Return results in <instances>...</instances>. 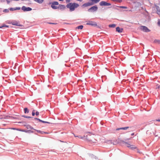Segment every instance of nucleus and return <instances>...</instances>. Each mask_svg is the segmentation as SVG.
<instances>
[{"label":"nucleus","instance_id":"obj_1","mask_svg":"<svg viewBox=\"0 0 160 160\" xmlns=\"http://www.w3.org/2000/svg\"><path fill=\"white\" fill-rule=\"evenodd\" d=\"M79 5L75 3L70 2L67 4L66 7L69 8L70 11H72L75 10V8L78 7Z\"/></svg>","mask_w":160,"mask_h":160},{"label":"nucleus","instance_id":"obj_2","mask_svg":"<svg viewBox=\"0 0 160 160\" xmlns=\"http://www.w3.org/2000/svg\"><path fill=\"white\" fill-rule=\"evenodd\" d=\"M85 140L90 142L96 143V140L95 139L94 136L90 134L87 135Z\"/></svg>","mask_w":160,"mask_h":160},{"label":"nucleus","instance_id":"obj_3","mask_svg":"<svg viewBox=\"0 0 160 160\" xmlns=\"http://www.w3.org/2000/svg\"><path fill=\"white\" fill-rule=\"evenodd\" d=\"M124 143L127 147L132 150H134L137 148V147L135 145H130L127 142H125Z\"/></svg>","mask_w":160,"mask_h":160},{"label":"nucleus","instance_id":"obj_4","mask_svg":"<svg viewBox=\"0 0 160 160\" xmlns=\"http://www.w3.org/2000/svg\"><path fill=\"white\" fill-rule=\"evenodd\" d=\"M59 4V3L57 2H52V5H51V7L54 9H58V7L56 6L55 5H58Z\"/></svg>","mask_w":160,"mask_h":160},{"label":"nucleus","instance_id":"obj_5","mask_svg":"<svg viewBox=\"0 0 160 160\" xmlns=\"http://www.w3.org/2000/svg\"><path fill=\"white\" fill-rule=\"evenodd\" d=\"M98 7L96 6H94L89 8L88 10V11L89 12H95L98 10Z\"/></svg>","mask_w":160,"mask_h":160},{"label":"nucleus","instance_id":"obj_6","mask_svg":"<svg viewBox=\"0 0 160 160\" xmlns=\"http://www.w3.org/2000/svg\"><path fill=\"white\" fill-rule=\"evenodd\" d=\"M99 5L101 6H108L111 5V3H108L105 1H101L99 3Z\"/></svg>","mask_w":160,"mask_h":160},{"label":"nucleus","instance_id":"obj_7","mask_svg":"<svg viewBox=\"0 0 160 160\" xmlns=\"http://www.w3.org/2000/svg\"><path fill=\"white\" fill-rule=\"evenodd\" d=\"M140 29L142 31L145 32H149L150 31L148 28L145 26H141L140 27Z\"/></svg>","mask_w":160,"mask_h":160},{"label":"nucleus","instance_id":"obj_8","mask_svg":"<svg viewBox=\"0 0 160 160\" xmlns=\"http://www.w3.org/2000/svg\"><path fill=\"white\" fill-rule=\"evenodd\" d=\"M22 9L24 12L30 11L32 10V8L29 7H26L24 6L22 7Z\"/></svg>","mask_w":160,"mask_h":160},{"label":"nucleus","instance_id":"obj_9","mask_svg":"<svg viewBox=\"0 0 160 160\" xmlns=\"http://www.w3.org/2000/svg\"><path fill=\"white\" fill-rule=\"evenodd\" d=\"M91 3L90 1V0H89V1L88 2L86 3L83 4L82 5V7L83 8L88 7L89 6H92Z\"/></svg>","mask_w":160,"mask_h":160},{"label":"nucleus","instance_id":"obj_10","mask_svg":"<svg viewBox=\"0 0 160 160\" xmlns=\"http://www.w3.org/2000/svg\"><path fill=\"white\" fill-rule=\"evenodd\" d=\"M87 25H90L93 26H97V24L96 22L92 21H89V22L86 24Z\"/></svg>","mask_w":160,"mask_h":160},{"label":"nucleus","instance_id":"obj_11","mask_svg":"<svg viewBox=\"0 0 160 160\" xmlns=\"http://www.w3.org/2000/svg\"><path fill=\"white\" fill-rule=\"evenodd\" d=\"M11 24L13 25H16L19 26H22V25H21L19 22L17 21H12L11 22Z\"/></svg>","mask_w":160,"mask_h":160},{"label":"nucleus","instance_id":"obj_12","mask_svg":"<svg viewBox=\"0 0 160 160\" xmlns=\"http://www.w3.org/2000/svg\"><path fill=\"white\" fill-rule=\"evenodd\" d=\"M90 1L92 5L99 2L100 0H90Z\"/></svg>","mask_w":160,"mask_h":160},{"label":"nucleus","instance_id":"obj_13","mask_svg":"<svg viewBox=\"0 0 160 160\" xmlns=\"http://www.w3.org/2000/svg\"><path fill=\"white\" fill-rule=\"evenodd\" d=\"M66 8L65 5L62 4H60L58 7V9L59 8L61 9H64Z\"/></svg>","mask_w":160,"mask_h":160},{"label":"nucleus","instance_id":"obj_14","mask_svg":"<svg viewBox=\"0 0 160 160\" xmlns=\"http://www.w3.org/2000/svg\"><path fill=\"white\" fill-rule=\"evenodd\" d=\"M123 29L122 28H120L119 27H117L116 28V31L119 33L122 32Z\"/></svg>","mask_w":160,"mask_h":160},{"label":"nucleus","instance_id":"obj_15","mask_svg":"<svg viewBox=\"0 0 160 160\" xmlns=\"http://www.w3.org/2000/svg\"><path fill=\"white\" fill-rule=\"evenodd\" d=\"M35 119H37V120H38L40 122H43V123H49V124L51 123L50 122L44 121H42V120H41L40 119H38V118H35Z\"/></svg>","mask_w":160,"mask_h":160},{"label":"nucleus","instance_id":"obj_16","mask_svg":"<svg viewBox=\"0 0 160 160\" xmlns=\"http://www.w3.org/2000/svg\"><path fill=\"white\" fill-rule=\"evenodd\" d=\"M129 128V127H124V128H117L116 129V130H126V129H128Z\"/></svg>","mask_w":160,"mask_h":160},{"label":"nucleus","instance_id":"obj_17","mask_svg":"<svg viewBox=\"0 0 160 160\" xmlns=\"http://www.w3.org/2000/svg\"><path fill=\"white\" fill-rule=\"evenodd\" d=\"M35 2H37L39 3H42L43 1V0H34Z\"/></svg>","mask_w":160,"mask_h":160},{"label":"nucleus","instance_id":"obj_18","mask_svg":"<svg viewBox=\"0 0 160 160\" xmlns=\"http://www.w3.org/2000/svg\"><path fill=\"white\" fill-rule=\"evenodd\" d=\"M75 136V137H78L79 138H81L82 139L85 140V139H86V137L85 136H84L83 137H82L81 136Z\"/></svg>","mask_w":160,"mask_h":160},{"label":"nucleus","instance_id":"obj_19","mask_svg":"<svg viewBox=\"0 0 160 160\" xmlns=\"http://www.w3.org/2000/svg\"><path fill=\"white\" fill-rule=\"evenodd\" d=\"M116 24H110L109 25V27L111 28H115L116 27Z\"/></svg>","mask_w":160,"mask_h":160},{"label":"nucleus","instance_id":"obj_20","mask_svg":"<svg viewBox=\"0 0 160 160\" xmlns=\"http://www.w3.org/2000/svg\"><path fill=\"white\" fill-rule=\"evenodd\" d=\"M26 126V127L27 128V129H34L32 127H31V126H30L29 125H27Z\"/></svg>","mask_w":160,"mask_h":160},{"label":"nucleus","instance_id":"obj_21","mask_svg":"<svg viewBox=\"0 0 160 160\" xmlns=\"http://www.w3.org/2000/svg\"><path fill=\"white\" fill-rule=\"evenodd\" d=\"M83 28V26L81 25L79 26H78V27L76 28H77L78 29H82Z\"/></svg>","mask_w":160,"mask_h":160},{"label":"nucleus","instance_id":"obj_22","mask_svg":"<svg viewBox=\"0 0 160 160\" xmlns=\"http://www.w3.org/2000/svg\"><path fill=\"white\" fill-rule=\"evenodd\" d=\"M24 112L25 113H28L29 110L27 108H25L24 109Z\"/></svg>","mask_w":160,"mask_h":160},{"label":"nucleus","instance_id":"obj_23","mask_svg":"<svg viewBox=\"0 0 160 160\" xmlns=\"http://www.w3.org/2000/svg\"><path fill=\"white\" fill-rule=\"evenodd\" d=\"M35 130L36 131L38 132L41 133L42 134H43L44 133H46V132H42L40 130Z\"/></svg>","mask_w":160,"mask_h":160},{"label":"nucleus","instance_id":"obj_24","mask_svg":"<svg viewBox=\"0 0 160 160\" xmlns=\"http://www.w3.org/2000/svg\"><path fill=\"white\" fill-rule=\"evenodd\" d=\"M6 27V28H8L9 27V26H8V25H3V26H0V28H2L3 27Z\"/></svg>","mask_w":160,"mask_h":160},{"label":"nucleus","instance_id":"obj_25","mask_svg":"<svg viewBox=\"0 0 160 160\" xmlns=\"http://www.w3.org/2000/svg\"><path fill=\"white\" fill-rule=\"evenodd\" d=\"M154 43H160V41L158 40H155L154 41Z\"/></svg>","mask_w":160,"mask_h":160},{"label":"nucleus","instance_id":"obj_26","mask_svg":"<svg viewBox=\"0 0 160 160\" xmlns=\"http://www.w3.org/2000/svg\"><path fill=\"white\" fill-rule=\"evenodd\" d=\"M120 8L124 9H127L128 8L127 7L125 6H120Z\"/></svg>","mask_w":160,"mask_h":160},{"label":"nucleus","instance_id":"obj_27","mask_svg":"<svg viewBox=\"0 0 160 160\" xmlns=\"http://www.w3.org/2000/svg\"><path fill=\"white\" fill-rule=\"evenodd\" d=\"M22 117H24L25 118H31V117H29V116H22Z\"/></svg>","mask_w":160,"mask_h":160},{"label":"nucleus","instance_id":"obj_28","mask_svg":"<svg viewBox=\"0 0 160 160\" xmlns=\"http://www.w3.org/2000/svg\"><path fill=\"white\" fill-rule=\"evenodd\" d=\"M35 110H33L32 111V115L33 116H34L35 115Z\"/></svg>","mask_w":160,"mask_h":160},{"label":"nucleus","instance_id":"obj_29","mask_svg":"<svg viewBox=\"0 0 160 160\" xmlns=\"http://www.w3.org/2000/svg\"><path fill=\"white\" fill-rule=\"evenodd\" d=\"M20 7H17L16 8H15V9H14V10H20Z\"/></svg>","mask_w":160,"mask_h":160},{"label":"nucleus","instance_id":"obj_30","mask_svg":"<svg viewBox=\"0 0 160 160\" xmlns=\"http://www.w3.org/2000/svg\"><path fill=\"white\" fill-rule=\"evenodd\" d=\"M155 7L157 9V11H158L159 10L160 11V9H159V7L157 5H156Z\"/></svg>","mask_w":160,"mask_h":160},{"label":"nucleus","instance_id":"obj_31","mask_svg":"<svg viewBox=\"0 0 160 160\" xmlns=\"http://www.w3.org/2000/svg\"><path fill=\"white\" fill-rule=\"evenodd\" d=\"M39 112H38V111H37L36 112V115H37V116H38L39 115Z\"/></svg>","mask_w":160,"mask_h":160},{"label":"nucleus","instance_id":"obj_32","mask_svg":"<svg viewBox=\"0 0 160 160\" xmlns=\"http://www.w3.org/2000/svg\"><path fill=\"white\" fill-rule=\"evenodd\" d=\"M66 1L67 2H70V0H66Z\"/></svg>","mask_w":160,"mask_h":160},{"label":"nucleus","instance_id":"obj_33","mask_svg":"<svg viewBox=\"0 0 160 160\" xmlns=\"http://www.w3.org/2000/svg\"><path fill=\"white\" fill-rule=\"evenodd\" d=\"M14 9H15V8H11L10 9V10H14Z\"/></svg>","mask_w":160,"mask_h":160},{"label":"nucleus","instance_id":"obj_34","mask_svg":"<svg viewBox=\"0 0 160 160\" xmlns=\"http://www.w3.org/2000/svg\"><path fill=\"white\" fill-rule=\"evenodd\" d=\"M48 23L50 24H56L57 23Z\"/></svg>","mask_w":160,"mask_h":160},{"label":"nucleus","instance_id":"obj_35","mask_svg":"<svg viewBox=\"0 0 160 160\" xmlns=\"http://www.w3.org/2000/svg\"><path fill=\"white\" fill-rule=\"evenodd\" d=\"M158 25L160 26V21H159L158 22Z\"/></svg>","mask_w":160,"mask_h":160},{"label":"nucleus","instance_id":"obj_36","mask_svg":"<svg viewBox=\"0 0 160 160\" xmlns=\"http://www.w3.org/2000/svg\"><path fill=\"white\" fill-rule=\"evenodd\" d=\"M156 120L157 121L160 122V119H156Z\"/></svg>","mask_w":160,"mask_h":160},{"label":"nucleus","instance_id":"obj_37","mask_svg":"<svg viewBox=\"0 0 160 160\" xmlns=\"http://www.w3.org/2000/svg\"><path fill=\"white\" fill-rule=\"evenodd\" d=\"M7 2L8 4H9L10 3V1L8 0H7Z\"/></svg>","mask_w":160,"mask_h":160},{"label":"nucleus","instance_id":"obj_38","mask_svg":"<svg viewBox=\"0 0 160 160\" xmlns=\"http://www.w3.org/2000/svg\"><path fill=\"white\" fill-rule=\"evenodd\" d=\"M78 1H80V2H82V0H77Z\"/></svg>","mask_w":160,"mask_h":160},{"label":"nucleus","instance_id":"obj_39","mask_svg":"<svg viewBox=\"0 0 160 160\" xmlns=\"http://www.w3.org/2000/svg\"><path fill=\"white\" fill-rule=\"evenodd\" d=\"M134 135V133H132L131 134V135Z\"/></svg>","mask_w":160,"mask_h":160},{"label":"nucleus","instance_id":"obj_40","mask_svg":"<svg viewBox=\"0 0 160 160\" xmlns=\"http://www.w3.org/2000/svg\"><path fill=\"white\" fill-rule=\"evenodd\" d=\"M58 0L59 1H63L64 0Z\"/></svg>","mask_w":160,"mask_h":160},{"label":"nucleus","instance_id":"obj_41","mask_svg":"<svg viewBox=\"0 0 160 160\" xmlns=\"http://www.w3.org/2000/svg\"><path fill=\"white\" fill-rule=\"evenodd\" d=\"M158 88H160V86H159L158 87Z\"/></svg>","mask_w":160,"mask_h":160},{"label":"nucleus","instance_id":"obj_42","mask_svg":"<svg viewBox=\"0 0 160 160\" xmlns=\"http://www.w3.org/2000/svg\"><path fill=\"white\" fill-rule=\"evenodd\" d=\"M138 152H139V150L138 149Z\"/></svg>","mask_w":160,"mask_h":160},{"label":"nucleus","instance_id":"obj_43","mask_svg":"<svg viewBox=\"0 0 160 160\" xmlns=\"http://www.w3.org/2000/svg\"><path fill=\"white\" fill-rule=\"evenodd\" d=\"M13 129H15V128H13Z\"/></svg>","mask_w":160,"mask_h":160}]
</instances>
